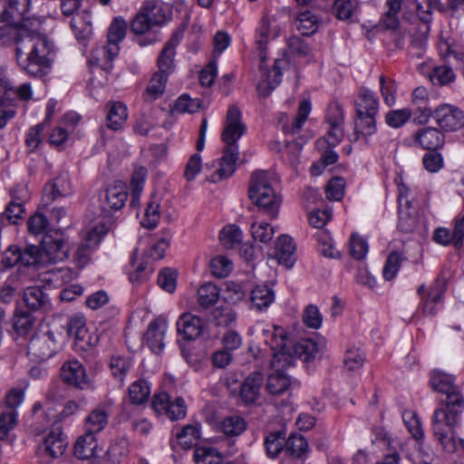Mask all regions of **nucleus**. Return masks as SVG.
<instances>
[{"mask_svg":"<svg viewBox=\"0 0 464 464\" xmlns=\"http://www.w3.org/2000/svg\"><path fill=\"white\" fill-rule=\"evenodd\" d=\"M153 24L149 14L146 13L143 7L135 15L131 24L130 30L136 34H145Z\"/></svg>","mask_w":464,"mask_h":464,"instance_id":"774afa93","label":"nucleus"},{"mask_svg":"<svg viewBox=\"0 0 464 464\" xmlns=\"http://www.w3.org/2000/svg\"><path fill=\"white\" fill-rule=\"evenodd\" d=\"M61 378L63 382L80 390L89 389L92 386L85 367L77 360L63 362L61 368Z\"/></svg>","mask_w":464,"mask_h":464,"instance_id":"ddd939ff","label":"nucleus"},{"mask_svg":"<svg viewBox=\"0 0 464 464\" xmlns=\"http://www.w3.org/2000/svg\"><path fill=\"white\" fill-rule=\"evenodd\" d=\"M147 169L144 167L135 169L130 180L131 200L130 206L135 205V198L140 197L146 180Z\"/></svg>","mask_w":464,"mask_h":464,"instance_id":"13d9d810","label":"nucleus"},{"mask_svg":"<svg viewBox=\"0 0 464 464\" xmlns=\"http://www.w3.org/2000/svg\"><path fill=\"white\" fill-rule=\"evenodd\" d=\"M403 0H386L385 6L387 10L384 12L382 23L386 29L395 30L399 26V14L401 10Z\"/></svg>","mask_w":464,"mask_h":464,"instance_id":"c03bdc74","label":"nucleus"},{"mask_svg":"<svg viewBox=\"0 0 464 464\" xmlns=\"http://www.w3.org/2000/svg\"><path fill=\"white\" fill-rule=\"evenodd\" d=\"M108 412L101 408L92 410L85 419V431L93 434L100 433L108 424Z\"/></svg>","mask_w":464,"mask_h":464,"instance_id":"4c0bfd02","label":"nucleus"},{"mask_svg":"<svg viewBox=\"0 0 464 464\" xmlns=\"http://www.w3.org/2000/svg\"><path fill=\"white\" fill-rule=\"evenodd\" d=\"M464 408H440L437 409L432 417L433 434L443 450L452 452L455 450V443L450 435L451 430L460 419Z\"/></svg>","mask_w":464,"mask_h":464,"instance_id":"39448f33","label":"nucleus"},{"mask_svg":"<svg viewBox=\"0 0 464 464\" xmlns=\"http://www.w3.org/2000/svg\"><path fill=\"white\" fill-rule=\"evenodd\" d=\"M248 196L250 200L266 215L277 217L280 200L271 185V175L264 170L255 171L250 179Z\"/></svg>","mask_w":464,"mask_h":464,"instance_id":"20e7f679","label":"nucleus"},{"mask_svg":"<svg viewBox=\"0 0 464 464\" xmlns=\"http://www.w3.org/2000/svg\"><path fill=\"white\" fill-rule=\"evenodd\" d=\"M429 32L430 26L423 25V28L420 29L419 32L411 36V47L416 50V52L412 53L414 56L420 58L423 55L428 41Z\"/></svg>","mask_w":464,"mask_h":464,"instance_id":"69168bd1","label":"nucleus"},{"mask_svg":"<svg viewBox=\"0 0 464 464\" xmlns=\"http://www.w3.org/2000/svg\"><path fill=\"white\" fill-rule=\"evenodd\" d=\"M311 110L312 104L310 100L304 99L301 101L298 106L296 116L293 119L291 124L283 127L284 131L290 134H295L299 132L306 121Z\"/></svg>","mask_w":464,"mask_h":464,"instance_id":"37998d69","label":"nucleus"},{"mask_svg":"<svg viewBox=\"0 0 464 464\" xmlns=\"http://www.w3.org/2000/svg\"><path fill=\"white\" fill-rule=\"evenodd\" d=\"M69 336L74 337L75 344L82 350H87L96 345L98 337L88 332L85 324V319L82 316L76 315L69 320L66 325Z\"/></svg>","mask_w":464,"mask_h":464,"instance_id":"2eb2a0df","label":"nucleus"},{"mask_svg":"<svg viewBox=\"0 0 464 464\" xmlns=\"http://www.w3.org/2000/svg\"><path fill=\"white\" fill-rule=\"evenodd\" d=\"M433 118L445 131H456L464 126V113L450 104H442L434 110Z\"/></svg>","mask_w":464,"mask_h":464,"instance_id":"9b49d317","label":"nucleus"},{"mask_svg":"<svg viewBox=\"0 0 464 464\" xmlns=\"http://www.w3.org/2000/svg\"><path fill=\"white\" fill-rule=\"evenodd\" d=\"M16 61L28 75L42 78L49 73L55 57V45L42 34H33L16 41Z\"/></svg>","mask_w":464,"mask_h":464,"instance_id":"f03ea898","label":"nucleus"},{"mask_svg":"<svg viewBox=\"0 0 464 464\" xmlns=\"http://www.w3.org/2000/svg\"><path fill=\"white\" fill-rule=\"evenodd\" d=\"M109 366L112 376L121 382H123L126 375L133 366V362L131 357L128 355L114 354L110 359Z\"/></svg>","mask_w":464,"mask_h":464,"instance_id":"ea45409f","label":"nucleus"},{"mask_svg":"<svg viewBox=\"0 0 464 464\" xmlns=\"http://www.w3.org/2000/svg\"><path fill=\"white\" fill-rule=\"evenodd\" d=\"M275 301V292L267 285H258L250 293V307L258 312L266 310Z\"/></svg>","mask_w":464,"mask_h":464,"instance_id":"c756f323","label":"nucleus"},{"mask_svg":"<svg viewBox=\"0 0 464 464\" xmlns=\"http://www.w3.org/2000/svg\"><path fill=\"white\" fill-rule=\"evenodd\" d=\"M377 114L372 113H356L354 121V130L356 134H362L363 136H370L376 131V117Z\"/></svg>","mask_w":464,"mask_h":464,"instance_id":"603ef678","label":"nucleus"},{"mask_svg":"<svg viewBox=\"0 0 464 464\" xmlns=\"http://www.w3.org/2000/svg\"><path fill=\"white\" fill-rule=\"evenodd\" d=\"M105 234L104 227H95L87 234L85 240L78 246L74 257L80 267L88 264L91 254L101 243Z\"/></svg>","mask_w":464,"mask_h":464,"instance_id":"f3484780","label":"nucleus"},{"mask_svg":"<svg viewBox=\"0 0 464 464\" xmlns=\"http://www.w3.org/2000/svg\"><path fill=\"white\" fill-rule=\"evenodd\" d=\"M10 25H23L30 19L32 0H5Z\"/></svg>","mask_w":464,"mask_h":464,"instance_id":"5701e85b","label":"nucleus"},{"mask_svg":"<svg viewBox=\"0 0 464 464\" xmlns=\"http://www.w3.org/2000/svg\"><path fill=\"white\" fill-rule=\"evenodd\" d=\"M211 320L217 326L227 327L236 320V314L229 307H218L213 310Z\"/></svg>","mask_w":464,"mask_h":464,"instance_id":"0e129e2a","label":"nucleus"},{"mask_svg":"<svg viewBox=\"0 0 464 464\" xmlns=\"http://www.w3.org/2000/svg\"><path fill=\"white\" fill-rule=\"evenodd\" d=\"M264 376L260 372H254L241 384L240 397L245 403L255 402L260 393Z\"/></svg>","mask_w":464,"mask_h":464,"instance_id":"cd10ccee","label":"nucleus"},{"mask_svg":"<svg viewBox=\"0 0 464 464\" xmlns=\"http://www.w3.org/2000/svg\"><path fill=\"white\" fill-rule=\"evenodd\" d=\"M209 267L216 277L224 278L231 272L232 263L226 256H218L210 261Z\"/></svg>","mask_w":464,"mask_h":464,"instance_id":"e2e57ef3","label":"nucleus"},{"mask_svg":"<svg viewBox=\"0 0 464 464\" xmlns=\"http://www.w3.org/2000/svg\"><path fill=\"white\" fill-rule=\"evenodd\" d=\"M5 106L14 105L16 101H28L32 98L33 92L29 83H23L19 86H13L6 79Z\"/></svg>","mask_w":464,"mask_h":464,"instance_id":"79ce46f5","label":"nucleus"},{"mask_svg":"<svg viewBox=\"0 0 464 464\" xmlns=\"http://www.w3.org/2000/svg\"><path fill=\"white\" fill-rule=\"evenodd\" d=\"M285 432L281 430L270 432L265 439L266 455L271 459L276 458L284 449L285 450Z\"/></svg>","mask_w":464,"mask_h":464,"instance_id":"a18cd8bd","label":"nucleus"},{"mask_svg":"<svg viewBox=\"0 0 464 464\" xmlns=\"http://www.w3.org/2000/svg\"><path fill=\"white\" fill-rule=\"evenodd\" d=\"M402 419L412 437L418 441L423 440L424 432L420 420L417 417L416 413L413 411H405L402 414Z\"/></svg>","mask_w":464,"mask_h":464,"instance_id":"bf43d9fd","label":"nucleus"},{"mask_svg":"<svg viewBox=\"0 0 464 464\" xmlns=\"http://www.w3.org/2000/svg\"><path fill=\"white\" fill-rule=\"evenodd\" d=\"M246 429V420L237 415L225 418L221 423V430L227 436H238Z\"/></svg>","mask_w":464,"mask_h":464,"instance_id":"4d7b16f0","label":"nucleus"},{"mask_svg":"<svg viewBox=\"0 0 464 464\" xmlns=\"http://www.w3.org/2000/svg\"><path fill=\"white\" fill-rule=\"evenodd\" d=\"M35 318L31 312L16 309L13 316V329L19 337L27 336L33 330Z\"/></svg>","mask_w":464,"mask_h":464,"instance_id":"72a5a7b5","label":"nucleus"},{"mask_svg":"<svg viewBox=\"0 0 464 464\" xmlns=\"http://www.w3.org/2000/svg\"><path fill=\"white\" fill-rule=\"evenodd\" d=\"M203 322L200 317L190 313L182 314L177 321L179 335L185 340H196L203 332Z\"/></svg>","mask_w":464,"mask_h":464,"instance_id":"6ab92c4d","label":"nucleus"},{"mask_svg":"<svg viewBox=\"0 0 464 464\" xmlns=\"http://www.w3.org/2000/svg\"><path fill=\"white\" fill-rule=\"evenodd\" d=\"M275 255L280 265L291 268L296 261L295 246L292 237L281 235L276 240Z\"/></svg>","mask_w":464,"mask_h":464,"instance_id":"393cba45","label":"nucleus"},{"mask_svg":"<svg viewBox=\"0 0 464 464\" xmlns=\"http://www.w3.org/2000/svg\"><path fill=\"white\" fill-rule=\"evenodd\" d=\"M97 446L96 436L85 431L74 444V454L81 459H90L94 455Z\"/></svg>","mask_w":464,"mask_h":464,"instance_id":"c9c22d12","label":"nucleus"},{"mask_svg":"<svg viewBox=\"0 0 464 464\" xmlns=\"http://www.w3.org/2000/svg\"><path fill=\"white\" fill-rule=\"evenodd\" d=\"M430 384L433 391L446 395L445 408H464V400L459 388L455 385V378L440 370L430 372Z\"/></svg>","mask_w":464,"mask_h":464,"instance_id":"0eeeda50","label":"nucleus"},{"mask_svg":"<svg viewBox=\"0 0 464 464\" xmlns=\"http://www.w3.org/2000/svg\"><path fill=\"white\" fill-rule=\"evenodd\" d=\"M193 459L195 464H234L224 461L222 454L216 448L205 445L195 448Z\"/></svg>","mask_w":464,"mask_h":464,"instance_id":"2f4dec72","label":"nucleus"},{"mask_svg":"<svg viewBox=\"0 0 464 464\" xmlns=\"http://www.w3.org/2000/svg\"><path fill=\"white\" fill-rule=\"evenodd\" d=\"M219 288L216 285L212 283L202 285L198 290V304L205 309L214 305L219 298Z\"/></svg>","mask_w":464,"mask_h":464,"instance_id":"8fccbe9b","label":"nucleus"},{"mask_svg":"<svg viewBox=\"0 0 464 464\" xmlns=\"http://www.w3.org/2000/svg\"><path fill=\"white\" fill-rule=\"evenodd\" d=\"M412 111L410 108L391 110L385 114V123L393 129L404 126L411 118Z\"/></svg>","mask_w":464,"mask_h":464,"instance_id":"864d4df0","label":"nucleus"},{"mask_svg":"<svg viewBox=\"0 0 464 464\" xmlns=\"http://www.w3.org/2000/svg\"><path fill=\"white\" fill-rule=\"evenodd\" d=\"M308 443L302 435L292 434L286 440L285 452L295 457H301L307 450Z\"/></svg>","mask_w":464,"mask_h":464,"instance_id":"052dcab7","label":"nucleus"},{"mask_svg":"<svg viewBox=\"0 0 464 464\" xmlns=\"http://www.w3.org/2000/svg\"><path fill=\"white\" fill-rule=\"evenodd\" d=\"M246 130V126L242 121L240 109L235 104L229 106L221 134L222 141L226 146L220 159V166L213 175L214 181L229 178L235 172L239 156L237 141L244 135Z\"/></svg>","mask_w":464,"mask_h":464,"instance_id":"7ed1b4c3","label":"nucleus"},{"mask_svg":"<svg viewBox=\"0 0 464 464\" xmlns=\"http://www.w3.org/2000/svg\"><path fill=\"white\" fill-rule=\"evenodd\" d=\"M414 144L423 150H437L445 142L444 134L437 128L424 127L419 129L412 135Z\"/></svg>","mask_w":464,"mask_h":464,"instance_id":"a211bd4d","label":"nucleus"},{"mask_svg":"<svg viewBox=\"0 0 464 464\" xmlns=\"http://www.w3.org/2000/svg\"><path fill=\"white\" fill-rule=\"evenodd\" d=\"M356 113L363 115V113L378 114L379 102L374 93L366 89L362 88L359 97L355 102Z\"/></svg>","mask_w":464,"mask_h":464,"instance_id":"f704fd0d","label":"nucleus"},{"mask_svg":"<svg viewBox=\"0 0 464 464\" xmlns=\"http://www.w3.org/2000/svg\"><path fill=\"white\" fill-rule=\"evenodd\" d=\"M429 78L434 85L444 86L455 81L456 75L448 65L434 66L429 72Z\"/></svg>","mask_w":464,"mask_h":464,"instance_id":"3c124183","label":"nucleus"},{"mask_svg":"<svg viewBox=\"0 0 464 464\" xmlns=\"http://www.w3.org/2000/svg\"><path fill=\"white\" fill-rule=\"evenodd\" d=\"M219 239L226 248H234L242 241V232L235 225L226 226L219 234Z\"/></svg>","mask_w":464,"mask_h":464,"instance_id":"5fc2aeb1","label":"nucleus"},{"mask_svg":"<svg viewBox=\"0 0 464 464\" xmlns=\"http://www.w3.org/2000/svg\"><path fill=\"white\" fill-rule=\"evenodd\" d=\"M365 361L364 353L356 347H351L347 349L343 362L344 366L349 371H356L360 369Z\"/></svg>","mask_w":464,"mask_h":464,"instance_id":"680f3d73","label":"nucleus"},{"mask_svg":"<svg viewBox=\"0 0 464 464\" xmlns=\"http://www.w3.org/2000/svg\"><path fill=\"white\" fill-rule=\"evenodd\" d=\"M18 258L20 260V265L24 266L41 265L44 266V259L43 256L42 247L40 248L35 245H29L21 250L18 247Z\"/></svg>","mask_w":464,"mask_h":464,"instance_id":"49530a36","label":"nucleus"},{"mask_svg":"<svg viewBox=\"0 0 464 464\" xmlns=\"http://www.w3.org/2000/svg\"><path fill=\"white\" fill-rule=\"evenodd\" d=\"M285 340L287 346L291 347L290 353L294 357V361L295 360V356H298L303 361L307 362L315 358V356L319 353L320 347L318 343L311 339L301 340L294 346L286 334Z\"/></svg>","mask_w":464,"mask_h":464,"instance_id":"7c9ffc66","label":"nucleus"},{"mask_svg":"<svg viewBox=\"0 0 464 464\" xmlns=\"http://www.w3.org/2000/svg\"><path fill=\"white\" fill-rule=\"evenodd\" d=\"M60 345L53 331H47L34 335L28 344V353L39 361H46L53 357Z\"/></svg>","mask_w":464,"mask_h":464,"instance_id":"1a4fd4ad","label":"nucleus"},{"mask_svg":"<svg viewBox=\"0 0 464 464\" xmlns=\"http://www.w3.org/2000/svg\"><path fill=\"white\" fill-rule=\"evenodd\" d=\"M126 30V21L121 17L114 18L108 31V44L97 50L96 62L102 70L112 68V61L118 55L119 44L124 39Z\"/></svg>","mask_w":464,"mask_h":464,"instance_id":"423d86ee","label":"nucleus"},{"mask_svg":"<svg viewBox=\"0 0 464 464\" xmlns=\"http://www.w3.org/2000/svg\"><path fill=\"white\" fill-rule=\"evenodd\" d=\"M404 260H406V257L403 256L402 253H400L398 251L392 252L388 256L382 270L384 279H393Z\"/></svg>","mask_w":464,"mask_h":464,"instance_id":"6e6d98bb","label":"nucleus"},{"mask_svg":"<svg viewBox=\"0 0 464 464\" xmlns=\"http://www.w3.org/2000/svg\"><path fill=\"white\" fill-rule=\"evenodd\" d=\"M279 32L276 28H271V20L268 16L265 15L260 21L259 25L256 31V50L261 60L264 63L266 60V45L271 39L276 38Z\"/></svg>","mask_w":464,"mask_h":464,"instance_id":"aec40b11","label":"nucleus"},{"mask_svg":"<svg viewBox=\"0 0 464 464\" xmlns=\"http://www.w3.org/2000/svg\"><path fill=\"white\" fill-rule=\"evenodd\" d=\"M200 437L197 425H186L176 433L177 443L184 450L191 449Z\"/></svg>","mask_w":464,"mask_h":464,"instance_id":"de8ad7c7","label":"nucleus"},{"mask_svg":"<svg viewBox=\"0 0 464 464\" xmlns=\"http://www.w3.org/2000/svg\"><path fill=\"white\" fill-rule=\"evenodd\" d=\"M166 330L167 324L164 320L155 319L150 323L144 334V341L152 353H160L163 350Z\"/></svg>","mask_w":464,"mask_h":464,"instance_id":"412c9836","label":"nucleus"},{"mask_svg":"<svg viewBox=\"0 0 464 464\" xmlns=\"http://www.w3.org/2000/svg\"><path fill=\"white\" fill-rule=\"evenodd\" d=\"M318 17L310 10L299 11L296 16V29L302 34L309 36L318 29Z\"/></svg>","mask_w":464,"mask_h":464,"instance_id":"58836bf2","label":"nucleus"},{"mask_svg":"<svg viewBox=\"0 0 464 464\" xmlns=\"http://www.w3.org/2000/svg\"><path fill=\"white\" fill-rule=\"evenodd\" d=\"M168 77L167 72H157L152 75L143 93V99L146 102H153L163 95Z\"/></svg>","mask_w":464,"mask_h":464,"instance_id":"473e14b6","label":"nucleus"},{"mask_svg":"<svg viewBox=\"0 0 464 464\" xmlns=\"http://www.w3.org/2000/svg\"><path fill=\"white\" fill-rule=\"evenodd\" d=\"M72 194V185L67 172L60 173L54 179L47 182L44 188L42 202L43 205H51L59 198L67 197Z\"/></svg>","mask_w":464,"mask_h":464,"instance_id":"4468645a","label":"nucleus"},{"mask_svg":"<svg viewBox=\"0 0 464 464\" xmlns=\"http://www.w3.org/2000/svg\"><path fill=\"white\" fill-rule=\"evenodd\" d=\"M41 244L45 265L63 261L69 256V247L59 230L45 233L42 237Z\"/></svg>","mask_w":464,"mask_h":464,"instance_id":"6e6552de","label":"nucleus"},{"mask_svg":"<svg viewBox=\"0 0 464 464\" xmlns=\"http://www.w3.org/2000/svg\"><path fill=\"white\" fill-rule=\"evenodd\" d=\"M67 445L68 442L66 438L63 436L61 428L55 427L46 436L42 448L45 454L49 455L53 459H56L64 453Z\"/></svg>","mask_w":464,"mask_h":464,"instance_id":"a878e982","label":"nucleus"},{"mask_svg":"<svg viewBox=\"0 0 464 464\" xmlns=\"http://www.w3.org/2000/svg\"><path fill=\"white\" fill-rule=\"evenodd\" d=\"M160 196L152 193L145 209V215L141 220L142 227L148 229H153L159 223L160 213Z\"/></svg>","mask_w":464,"mask_h":464,"instance_id":"e433bc0d","label":"nucleus"},{"mask_svg":"<svg viewBox=\"0 0 464 464\" xmlns=\"http://www.w3.org/2000/svg\"><path fill=\"white\" fill-rule=\"evenodd\" d=\"M186 27L187 25L182 24L173 32L171 37L166 43L158 58L159 72H167V75H169L173 71L175 49L181 42Z\"/></svg>","mask_w":464,"mask_h":464,"instance_id":"dca6fc26","label":"nucleus"},{"mask_svg":"<svg viewBox=\"0 0 464 464\" xmlns=\"http://www.w3.org/2000/svg\"><path fill=\"white\" fill-rule=\"evenodd\" d=\"M142 7L154 25H161L172 18V6L160 0H148Z\"/></svg>","mask_w":464,"mask_h":464,"instance_id":"b1692460","label":"nucleus"},{"mask_svg":"<svg viewBox=\"0 0 464 464\" xmlns=\"http://www.w3.org/2000/svg\"><path fill=\"white\" fill-rule=\"evenodd\" d=\"M264 337V342L273 352L270 361L271 372L267 378L266 390L274 395H280L290 387V380L285 373L286 368L294 365V357L290 353L291 347L287 346L285 331L276 325L257 324Z\"/></svg>","mask_w":464,"mask_h":464,"instance_id":"f257e3e1","label":"nucleus"},{"mask_svg":"<svg viewBox=\"0 0 464 464\" xmlns=\"http://www.w3.org/2000/svg\"><path fill=\"white\" fill-rule=\"evenodd\" d=\"M108 106L107 126L111 130H118L128 118L127 107L121 102H111Z\"/></svg>","mask_w":464,"mask_h":464,"instance_id":"a19ab883","label":"nucleus"},{"mask_svg":"<svg viewBox=\"0 0 464 464\" xmlns=\"http://www.w3.org/2000/svg\"><path fill=\"white\" fill-rule=\"evenodd\" d=\"M283 63H285V61L277 59L275 61L273 68L266 71L263 63L260 65V70L264 71V78L257 84L259 95L267 97L280 83Z\"/></svg>","mask_w":464,"mask_h":464,"instance_id":"4be33fe9","label":"nucleus"},{"mask_svg":"<svg viewBox=\"0 0 464 464\" xmlns=\"http://www.w3.org/2000/svg\"><path fill=\"white\" fill-rule=\"evenodd\" d=\"M252 237L256 241L266 244L269 243L274 237V228L268 223H253L251 226Z\"/></svg>","mask_w":464,"mask_h":464,"instance_id":"338daca9","label":"nucleus"},{"mask_svg":"<svg viewBox=\"0 0 464 464\" xmlns=\"http://www.w3.org/2000/svg\"><path fill=\"white\" fill-rule=\"evenodd\" d=\"M24 302L32 311H47L51 307L49 295L40 286H28L24 292Z\"/></svg>","mask_w":464,"mask_h":464,"instance_id":"bb28decb","label":"nucleus"},{"mask_svg":"<svg viewBox=\"0 0 464 464\" xmlns=\"http://www.w3.org/2000/svg\"><path fill=\"white\" fill-rule=\"evenodd\" d=\"M325 121L329 125V130L326 133V142L331 147H335L343 139V122L344 116L342 106L338 102H331L328 106Z\"/></svg>","mask_w":464,"mask_h":464,"instance_id":"9d476101","label":"nucleus"},{"mask_svg":"<svg viewBox=\"0 0 464 464\" xmlns=\"http://www.w3.org/2000/svg\"><path fill=\"white\" fill-rule=\"evenodd\" d=\"M128 198L127 188L121 181L109 186L101 196V208L104 214L110 215L111 211L121 209Z\"/></svg>","mask_w":464,"mask_h":464,"instance_id":"f8f14e48","label":"nucleus"},{"mask_svg":"<svg viewBox=\"0 0 464 464\" xmlns=\"http://www.w3.org/2000/svg\"><path fill=\"white\" fill-rule=\"evenodd\" d=\"M359 12L360 2L358 0H334L332 5L334 16L341 21L355 22Z\"/></svg>","mask_w":464,"mask_h":464,"instance_id":"c85d7f7f","label":"nucleus"},{"mask_svg":"<svg viewBox=\"0 0 464 464\" xmlns=\"http://www.w3.org/2000/svg\"><path fill=\"white\" fill-rule=\"evenodd\" d=\"M150 395V387L145 380H137L129 387V398L132 404L141 405Z\"/></svg>","mask_w":464,"mask_h":464,"instance_id":"09e8293b","label":"nucleus"}]
</instances>
